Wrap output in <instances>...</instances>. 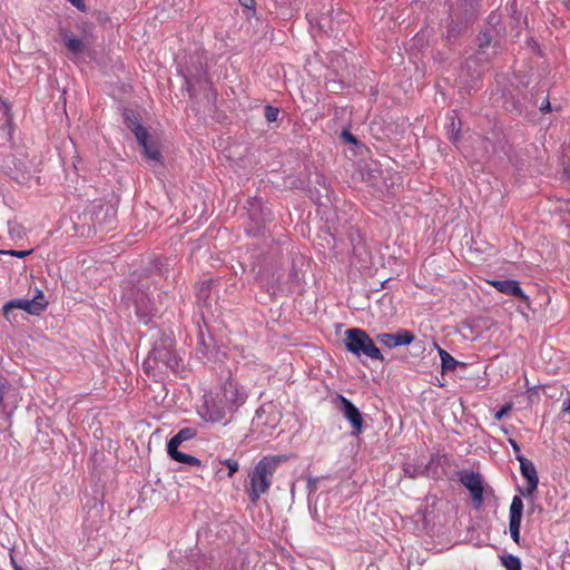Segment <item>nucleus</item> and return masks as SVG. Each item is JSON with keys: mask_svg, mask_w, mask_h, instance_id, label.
<instances>
[{"mask_svg": "<svg viewBox=\"0 0 570 570\" xmlns=\"http://www.w3.org/2000/svg\"><path fill=\"white\" fill-rule=\"evenodd\" d=\"M247 393L236 381L227 380L218 391L206 399L204 416L207 421L218 423L235 413L246 401Z\"/></svg>", "mask_w": 570, "mask_h": 570, "instance_id": "obj_1", "label": "nucleus"}, {"mask_svg": "<svg viewBox=\"0 0 570 570\" xmlns=\"http://www.w3.org/2000/svg\"><path fill=\"white\" fill-rule=\"evenodd\" d=\"M142 367L154 377H160L168 372L178 373L183 368V360L174 350V340L166 337L156 343Z\"/></svg>", "mask_w": 570, "mask_h": 570, "instance_id": "obj_2", "label": "nucleus"}, {"mask_svg": "<svg viewBox=\"0 0 570 570\" xmlns=\"http://www.w3.org/2000/svg\"><path fill=\"white\" fill-rule=\"evenodd\" d=\"M287 460L286 455H268L262 458L250 473V484L247 494L250 502L256 503L267 493L272 485V478L278 465Z\"/></svg>", "mask_w": 570, "mask_h": 570, "instance_id": "obj_3", "label": "nucleus"}, {"mask_svg": "<svg viewBox=\"0 0 570 570\" xmlns=\"http://www.w3.org/2000/svg\"><path fill=\"white\" fill-rule=\"evenodd\" d=\"M345 348L357 357L365 356L373 361L385 362L380 348L363 330L350 328L345 332Z\"/></svg>", "mask_w": 570, "mask_h": 570, "instance_id": "obj_4", "label": "nucleus"}, {"mask_svg": "<svg viewBox=\"0 0 570 570\" xmlns=\"http://www.w3.org/2000/svg\"><path fill=\"white\" fill-rule=\"evenodd\" d=\"M48 306V299L46 298L43 292L39 288L35 289V294L31 298H19L12 299L4 304L3 306V315L6 318L10 317V312L12 309H21L27 312L29 315L38 316L41 312L46 309Z\"/></svg>", "mask_w": 570, "mask_h": 570, "instance_id": "obj_5", "label": "nucleus"}, {"mask_svg": "<svg viewBox=\"0 0 570 570\" xmlns=\"http://www.w3.org/2000/svg\"><path fill=\"white\" fill-rule=\"evenodd\" d=\"M343 416L351 423L353 435L357 436L363 430V417L360 410L342 394H336L333 401Z\"/></svg>", "mask_w": 570, "mask_h": 570, "instance_id": "obj_6", "label": "nucleus"}, {"mask_svg": "<svg viewBox=\"0 0 570 570\" xmlns=\"http://www.w3.org/2000/svg\"><path fill=\"white\" fill-rule=\"evenodd\" d=\"M517 460L520 463L521 475L527 480V485L522 489H519V492L524 498H531L539 485L537 468L532 461L523 455H517Z\"/></svg>", "mask_w": 570, "mask_h": 570, "instance_id": "obj_7", "label": "nucleus"}, {"mask_svg": "<svg viewBox=\"0 0 570 570\" xmlns=\"http://www.w3.org/2000/svg\"><path fill=\"white\" fill-rule=\"evenodd\" d=\"M523 509L524 504L521 497L514 495L509 508V532L511 539L518 544L520 542V529Z\"/></svg>", "mask_w": 570, "mask_h": 570, "instance_id": "obj_8", "label": "nucleus"}, {"mask_svg": "<svg viewBox=\"0 0 570 570\" xmlns=\"http://www.w3.org/2000/svg\"><path fill=\"white\" fill-rule=\"evenodd\" d=\"M460 481L470 491L473 504L479 509L484 501V489L480 474L474 472H465L460 476Z\"/></svg>", "mask_w": 570, "mask_h": 570, "instance_id": "obj_9", "label": "nucleus"}, {"mask_svg": "<svg viewBox=\"0 0 570 570\" xmlns=\"http://www.w3.org/2000/svg\"><path fill=\"white\" fill-rule=\"evenodd\" d=\"M376 340L387 348H394L410 345L415 340V335L407 330H399L395 333L377 334Z\"/></svg>", "mask_w": 570, "mask_h": 570, "instance_id": "obj_10", "label": "nucleus"}, {"mask_svg": "<svg viewBox=\"0 0 570 570\" xmlns=\"http://www.w3.org/2000/svg\"><path fill=\"white\" fill-rule=\"evenodd\" d=\"M493 287H495L499 292L511 295L520 301L527 303L528 296L524 294L522 288L520 287L517 281L505 279V281H491L489 282Z\"/></svg>", "mask_w": 570, "mask_h": 570, "instance_id": "obj_11", "label": "nucleus"}, {"mask_svg": "<svg viewBox=\"0 0 570 570\" xmlns=\"http://www.w3.org/2000/svg\"><path fill=\"white\" fill-rule=\"evenodd\" d=\"M136 138L144 148L145 155L147 158H149L153 161L159 163L160 161V153L157 148V146L148 142V134L145 128H137L136 129Z\"/></svg>", "mask_w": 570, "mask_h": 570, "instance_id": "obj_12", "label": "nucleus"}, {"mask_svg": "<svg viewBox=\"0 0 570 570\" xmlns=\"http://www.w3.org/2000/svg\"><path fill=\"white\" fill-rule=\"evenodd\" d=\"M60 36L70 52L73 55H79L83 51L85 42L80 38L69 33L63 29L60 30Z\"/></svg>", "mask_w": 570, "mask_h": 570, "instance_id": "obj_13", "label": "nucleus"}, {"mask_svg": "<svg viewBox=\"0 0 570 570\" xmlns=\"http://www.w3.org/2000/svg\"><path fill=\"white\" fill-rule=\"evenodd\" d=\"M196 436V431L191 428H184L177 434H175L167 444L168 449H178V446L185 442L194 439Z\"/></svg>", "mask_w": 570, "mask_h": 570, "instance_id": "obj_14", "label": "nucleus"}, {"mask_svg": "<svg viewBox=\"0 0 570 570\" xmlns=\"http://www.w3.org/2000/svg\"><path fill=\"white\" fill-rule=\"evenodd\" d=\"M167 452L173 460H175L179 463H184V464H188V465H196V466H200V464H202L199 459H197L194 455L185 454V453L178 451V449H168Z\"/></svg>", "mask_w": 570, "mask_h": 570, "instance_id": "obj_15", "label": "nucleus"}, {"mask_svg": "<svg viewBox=\"0 0 570 570\" xmlns=\"http://www.w3.org/2000/svg\"><path fill=\"white\" fill-rule=\"evenodd\" d=\"M441 357L442 372L454 371L459 362L446 351L438 347Z\"/></svg>", "mask_w": 570, "mask_h": 570, "instance_id": "obj_16", "label": "nucleus"}, {"mask_svg": "<svg viewBox=\"0 0 570 570\" xmlns=\"http://www.w3.org/2000/svg\"><path fill=\"white\" fill-rule=\"evenodd\" d=\"M501 562L505 570H521V561L513 554H505L501 557Z\"/></svg>", "mask_w": 570, "mask_h": 570, "instance_id": "obj_17", "label": "nucleus"}, {"mask_svg": "<svg viewBox=\"0 0 570 570\" xmlns=\"http://www.w3.org/2000/svg\"><path fill=\"white\" fill-rule=\"evenodd\" d=\"M124 116H125V121H126L128 128H130L135 135H136L137 128H144L141 125H139L138 119L134 115V112L126 111Z\"/></svg>", "mask_w": 570, "mask_h": 570, "instance_id": "obj_18", "label": "nucleus"}, {"mask_svg": "<svg viewBox=\"0 0 570 570\" xmlns=\"http://www.w3.org/2000/svg\"><path fill=\"white\" fill-rule=\"evenodd\" d=\"M222 464L226 465L228 469V478H232L239 469V464L234 459H226L220 461Z\"/></svg>", "mask_w": 570, "mask_h": 570, "instance_id": "obj_19", "label": "nucleus"}, {"mask_svg": "<svg viewBox=\"0 0 570 570\" xmlns=\"http://www.w3.org/2000/svg\"><path fill=\"white\" fill-rule=\"evenodd\" d=\"M279 110L272 106L265 107V117L269 122H273L277 119Z\"/></svg>", "mask_w": 570, "mask_h": 570, "instance_id": "obj_20", "label": "nucleus"}, {"mask_svg": "<svg viewBox=\"0 0 570 570\" xmlns=\"http://www.w3.org/2000/svg\"><path fill=\"white\" fill-rule=\"evenodd\" d=\"M512 410V403H507L499 411L494 413V419L500 421Z\"/></svg>", "mask_w": 570, "mask_h": 570, "instance_id": "obj_21", "label": "nucleus"}, {"mask_svg": "<svg viewBox=\"0 0 570 570\" xmlns=\"http://www.w3.org/2000/svg\"><path fill=\"white\" fill-rule=\"evenodd\" d=\"M403 470H404L405 475L413 479L417 475L420 469L407 464L404 466Z\"/></svg>", "mask_w": 570, "mask_h": 570, "instance_id": "obj_22", "label": "nucleus"}, {"mask_svg": "<svg viewBox=\"0 0 570 570\" xmlns=\"http://www.w3.org/2000/svg\"><path fill=\"white\" fill-rule=\"evenodd\" d=\"M6 252H7L6 255H11V256H14L18 258H24L31 253V250H6Z\"/></svg>", "mask_w": 570, "mask_h": 570, "instance_id": "obj_23", "label": "nucleus"}, {"mask_svg": "<svg viewBox=\"0 0 570 570\" xmlns=\"http://www.w3.org/2000/svg\"><path fill=\"white\" fill-rule=\"evenodd\" d=\"M509 443H510V445H511V448H512L513 452L515 453V456H517V455H522V454L520 453V451H521V450H520V446H519V444L517 443V441H515L514 439H509Z\"/></svg>", "mask_w": 570, "mask_h": 570, "instance_id": "obj_24", "label": "nucleus"}, {"mask_svg": "<svg viewBox=\"0 0 570 570\" xmlns=\"http://www.w3.org/2000/svg\"><path fill=\"white\" fill-rule=\"evenodd\" d=\"M342 137L347 142H351V144H355L356 142L355 137L352 134L347 132V131H343L342 132Z\"/></svg>", "mask_w": 570, "mask_h": 570, "instance_id": "obj_25", "label": "nucleus"}, {"mask_svg": "<svg viewBox=\"0 0 570 570\" xmlns=\"http://www.w3.org/2000/svg\"><path fill=\"white\" fill-rule=\"evenodd\" d=\"M72 6H75L79 10L85 9L83 0H68Z\"/></svg>", "mask_w": 570, "mask_h": 570, "instance_id": "obj_26", "label": "nucleus"}, {"mask_svg": "<svg viewBox=\"0 0 570 570\" xmlns=\"http://www.w3.org/2000/svg\"><path fill=\"white\" fill-rule=\"evenodd\" d=\"M561 409L563 412L570 411V397L563 400Z\"/></svg>", "mask_w": 570, "mask_h": 570, "instance_id": "obj_27", "label": "nucleus"}, {"mask_svg": "<svg viewBox=\"0 0 570 570\" xmlns=\"http://www.w3.org/2000/svg\"><path fill=\"white\" fill-rule=\"evenodd\" d=\"M540 109H541L542 111H544V110H549V109H550V102H549V100L543 101V102L541 104Z\"/></svg>", "mask_w": 570, "mask_h": 570, "instance_id": "obj_28", "label": "nucleus"}, {"mask_svg": "<svg viewBox=\"0 0 570 570\" xmlns=\"http://www.w3.org/2000/svg\"><path fill=\"white\" fill-rule=\"evenodd\" d=\"M239 1L242 2L243 6H245L247 8H249L254 2V0H239Z\"/></svg>", "mask_w": 570, "mask_h": 570, "instance_id": "obj_29", "label": "nucleus"}, {"mask_svg": "<svg viewBox=\"0 0 570 570\" xmlns=\"http://www.w3.org/2000/svg\"><path fill=\"white\" fill-rule=\"evenodd\" d=\"M14 570H26L22 566L18 564L13 559H11Z\"/></svg>", "mask_w": 570, "mask_h": 570, "instance_id": "obj_30", "label": "nucleus"}, {"mask_svg": "<svg viewBox=\"0 0 570 570\" xmlns=\"http://www.w3.org/2000/svg\"><path fill=\"white\" fill-rule=\"evenodd\" d=\"M2 401H3V395H2V393L0 392V403H2Z\"/></svg>", "mask_w": 570, "mask_h": 570, "instance_id": "obj_31", "label": "nucleus"}, {"mask_svg": "<svg viewBox=\"0 0 570 570\" xmlns=\"http://www.w3.org/2000/svg\"><path fill=\"white\" fill-rule=\"evenodd\" d=\"M7 252L6 250H0V255H6Z\"/></svg>", "mask_w": 570, "mask_h": 570, "instance_id": "obj_32", "label": "nucleus"}]
</instances>
